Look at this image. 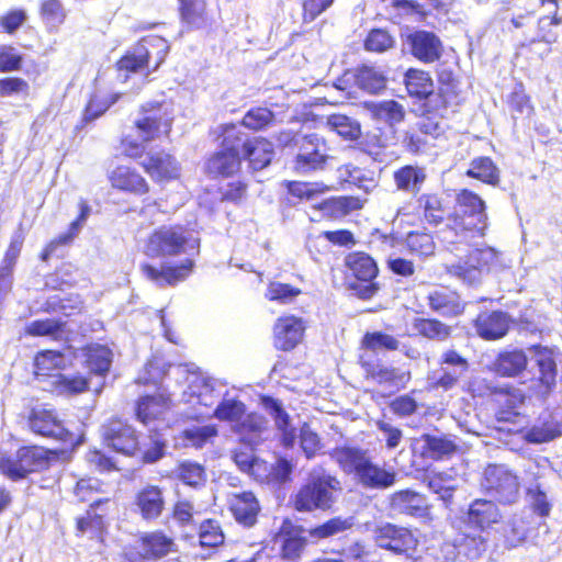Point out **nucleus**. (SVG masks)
<instances>
[{
  "instance_id": "obj_6",
  "label": "nucleus",
  "mask_w": 562,
  "mask_h": 562,
  "mask_svg": "<svg viewBox=\"0 0 562 562\" xmlns=\"http://www.w3.org/2000/svg\"><path fill=\"white\" fill-rule=\"evenodd\" d=\"M200 238L183 224L160 225L145 239L143 252L148 258H172L193 250L199 252Z\"/></svg>"
},
{
  "instance_id": "obj_3",
  "label": "nucleus",
  "mask_w": 562,
  "mask_h": 562,
  "mask_svg": "<svg viewBox=\"0 0 562 562\" xmlns=\"http://www.w3.org/2000/svg\"><path fill=\"white\" fill-rule=\"evenodd\" d=\"M102 442L112 451L125 457H138L144 464L155 463L165 454L166 441L160 435L150 436L142 446L139 432L126 418L112 416L102 425Z\"/></svg>"
},
{
  "instance_id": "obj_42",
  "label": "nucleus",
  "mask_w": 562,
  "mask_h": 562,
  "mask_svg": "<svg viewBox=\"0 0 562 562\" xmlns=\"http://www.w3.org/2000/svg\"><path fill=\"white\" fill-rule=\"evenodd\" d=\"M499 431L520 435L527 443H543L552 441L562 436V424L553 419L543 420L530 428L520 426L517 428L499 427Z\"/></svg>"
},
{
  "instance_id": "obj_60",
  "label": "nucleus",
  "mask_w": 562,
  "mask_h": 562,
  "mask_svg": "<svg viewBox=\"0 0 562 562\" xmlns=\"http://www.w3.org/2000/svg\"><path fill=\"white\" fill-rule=\"evenodd\" d=\"M199 543L203 548H217L224 543L225 536L217 520H203L198 530Z\"/></svg>"
},
{
  "instance_id": "obj_43",
  "label": "nucleus",
  "mask_w": 562,
  "mask_h": 562,
  "mask_svg": "<svg viewBox=\"0 0 562 562\" xmlns=\"http://www.w3.org/2000/svg\"><path fill=\"white\" fill-rule=\"evenodd\" d=\"M37 435L67 445H72L75 441L74 434L65 427L55 412L48 409L37 413Z\"/></svg>"
},
{
  "instance_id": "obj_37",
  "label": "nucleus",
  "mask_w": 562,
  "mask_h": 562,
  "mask_svg": "<svg viewBox=\"0 0 562 562\" xmlns=\"http://www.w3.org/2000/svg\"><path fill=\"white\" fill-rule=\"evenodd\" d=\"M109 503L110 498L108 497L93 501L85 515L75 519L76 535L81 536L86 532H90L91 538L102 541L103 535L106 531L105 518L108 513L104 509L98 513V509Z\"/></svg>"
},
{
  "instance_id": "obj_53",
  "label": "nucleus",
  "mask_w": 562,
  "mask_h": 562,
  "mask_svg": "<svg viewBox=\"0 0 562 562\" xmlns=\"http://www.w3.org/2000/svg\"><path fill=\"white\" fill-rule=\"evenodd\" d=\"M276 123V114L267 106H252L241 117L240 124L249 131L261 132Z\"/></svg>"
},
{
  "instance_id": "obj_11",
  "label": "nucleus",
  "mask_w": 562,
  "mask_h": 562,
  "mask_svg": "<svg viewBox=\"0 0 562 562\" xmlns=\"http://www.w3.org/2000/svg\"><path fill=\"white\" fill-rule=\"evenodd\" d=\"M136 543L137 551H124L122 562H157L179 551L176 539L161 529L139 532Z\"/></svg>"
},
{
  "instance_id": "obj_64",
  "label": "nucleus",
  "mask_w": 562,
  "mask_h": 562,
  "mask_svg": "<svg viewBox=\"0 0 562 562\" xmlns=\"http://www.w3.org/2000/svg\"><path fill=\"white\" fill-rule=\"evenodd\" d=\"M41 19L49 29L61 25L67 16L66 10L60 0H44L40 8Z\"/></svg>"
},
{
  "instance_id": "obj_5",
  "label": "nucleus",
  "mask_w": 562,
  "mask_h": 562,
  "mask_svg": "<svg viewBox=\"0 0 562 562\" xmlns=\"http://www.w3.org/2000/svg\"><path fill=\"white\" fill-rule=\"evenodd\" d=\"M341 490V482L336 475L324 468H315L291 495L290 505L299 513L327 512L333 508Z\"/></svg>"
},
{
  "instance_id": "obj_15",
  "label": "nucleus",
  "mask_w": 562,
  "mask_h": 562,
  "mask_svg": "<svg viewBox=\"0 0 562 562\" xmlns=\"http://www.w3.org/2000/svg\"><path fill=\"white\" fill-rule=\"evenodd\" d=\"M490 395L495 405V419L498 423L516 424L526 416L519 412L529 395L517 384L506 383L490 387Z\"/></svg>"
},
{
  "instance_id": "obj_18",
  "label": "nucleus",
  "mask_w": 562,
  "mask_h": 562,
  "mask_svg": "<svg viewBox=\"0 0 562 562\" xmlns=\"http://www.w3.org/2000/svg\"><path fill=\"white\" fill-rule=\"evenodd\" d=\"M420 116L419 122L403 132L401 139L403 148L414 156L425 153L443 132L439 116Z\"/></svg>"
},
{
  "instance_id": "obj_57",
  "label": "nucleus",
  "mask_w": 562,
  "mask_h": 562,
  "mask_svg": "<svg viewBox=\"0 0 562 562\" xmlns=\"http://www.w3.org/2000/svg\"><path fill=\"white\" fill-rule=\"evenodd\" d=\"M506 104L514 115L529 117L535 113L531 97L527 93L522 82L515 85L514 89L507 95Z\"/></svg>"
},
{
  "instance_id": "obj_4",
  "label": "nucleus",
  "mask_w": 562,
  "mask_h": 562,
  "mask_svg": "<svg viewBox=\"0 0 562 562\" xmlns=\"http://www.w3.org/2000/svg\"><path fill=\"white\" fill-rule=\"evenodd\" d=\"M330 457L347 474H353L358 483L366 488L386 490L396 482V472L374 463L368 450L357 446H338Z\"/></svg>"
},
{
  "instance_id": "obj_8",
  "label": "nucleus",
  "mask_w": 562,
  "mask_h": 562,
  "mask_svg": "<svg viewBox=\"0 0 562 562\" xmlns=\"http://www.w3.org/2000/svg\"><path fill=\"white\" fill-rule=\"evenodd\" d=\"M169 48L162 36H143L115 61V69L126 76L139 71L154 72L165 63Z\"/></svg>"
},
{
  "instance_id": "obj_51",
  "label": "nucleus",
  "mask_w": 562,
  "mask_h": 562,
  "mask_svg": "<svg viewBox=\"0 0 562 562\" xmlns=\"http://www.w3.org/2000/svg\"><path fill=\"white\" fill-rule=\"evenodd\" d=\"M465 176L493 186L499 182V170L493 159L487 156L472 159Z\"/></svg>"
},
{
  "instance_id": "obj_14",
  "label": "nucleus",
  "mask_w": 562,
  "mask_h": 562,
  "mask_svg": "<svg viewBox=\"0 0 562 562\" xmlns=\"http://www.w3.org/2000/svg\"><path fill=\"white\" fill-rule=\"evenodd\" d=\"M329 145L317 133L305 134L300 139L297 153L292 160V169L297 175L323 170L331 159Z\"/></svg>"
},
{
  "instance_id": "obj_9",
  "label": "nucleus",
  "mask_w": 562,
  "mask_h": 562,
  "mask_svg": "<svg viewBox=\"0 0 562 562\" xmlns=\"http://www.w3.org/2000/svg\"><path fill=\"white\" fill-rule=\"evenodd\" d=\"M347 288L361 300L372 299L380 290L376 261L364 251H352L345 257Z\"/></svg>"
},
{
  "instance_id": "obj_22",
  "label": "nucleus",
  "mask_w": 562,
  "mask_h": 562,
  "mask_svg": "<svg viewBox=\"0 0 562 562\" xmlns=\"http://www.w3.org/2000/svg\"><path fill=\"white\" fill-rule=\"evenodd\" d=\"M389 508L400 515L430 520L431 504L428 503L427 497L412 488H403L393 492L389 496Z\"/></svg>"
},
{
  "instance_id": "obj_46",
  "label": "nucleus",
  "mask_w": 562,
  "mask_h": 562,
  "mask_svg": "<svg viewBox=\"0 0 562 562\" xmlns=\"http://www.w3.org/2000/svg\"><path fill=\"white\" fill-rule=\"evenodd\" d=\"M412 325L417 336L431 341H446L452 335V327L436 317H416Z\"/></svg>"
},
{
  "instance_id": "obj_31",
  "label": "nucleus",
  "mask_w": 562,
  "mask_h": 562,
  "mask_svg": "<svg viewBox=\"0 0 562 562\" xmlns=\"http://www.w3.org/2000/svg\"><path fill=\"white\" fill-rule=\"evenodd\" d=\"M426 300L432 312L448 318L461 316L467 306L456 290L443 285L429 291Z\"/></svg>"
},
{
  "instance_id": "obj_39",
  "label": "nucleus",
  "mask_w": 562,
  "mask_h": 562,
  "mask_svg": "<svg viewBox=\"0 0 562 562\" xmlns=\"http://www.w3.org/2000/svg\"><path fill=\"white\" fill-rule=\"evenodd\" d=\"M530 350L536 356V364L539 370L538 382L543 387V393H550L557 384L558 367L555 351L540 344L532 345Z\"/></svg>"
},
{
  "instance_id": "obj_16",
  "label": "nucleus",
  "mask_w": 562,
  "mask_h": 562,
  "mask_svg": "<svg viewBox=\"0 0 562 562\" xmlns=\"http://www.w3.org/2000/svg\"><path fill=\"white\" fill-rule=\"evenodd\" d=\"M233 136L236 137V145L243 161L246 160L252 170H262L268 167L274 158V147L271 140L263 136L248 137L238 130L235 124H229Z\"/></svg>"
},
{
  "instance_id": "obj_28",
  "label": "nucleus",
  "mask_w": 562,
  "mask_h": 562,
  "mask_svg": "<svg viewBox=\"0 0 562 562\" xmlns=\"http://www.w3.org/2000/svg\"><path fill=\"white\" fill-rule=\"evenodd\" d=\"M406 42L412 56L424 64H434L442 56V42L434 32L414 31L407 35Z\"/></svg>"
},
{
  "instance_id": "obj_21",
  "label": "nucleus",
  "mask_w": 562,
  "mask_h": 562,
  "mask_svg": "<svg viewBox=\"0 0 562 562\" xmlns=\"http://www.w3.org/2000/svg\"><path fill=\"white\" fill-rule=\"evenodd\" d=\"M194 266L193 259L186 258L181 262H167L160 267L144 262L140 265V271L146 279L158 286H175L191 276Z\"/></svg>"
},
{
  "instance_id": "obj_10",
  "label": "nucleus",
  "mask_w": 562,
  "mask_h": 562,
  "mask_svg": "<svg viewBox=\"0 0 562 562\" xmlns=\"http://www.w3.org/2000/svg\"><path fill=\"white\" fill-rule=\"evenodd\" d=\"M372 540L379 549L413 561L420 546L415 529L391 521L376 524L372 529Z\"/></svg>"
},
{
  "instance_id": "obj_55",
  "label": "nucleus",
  "mask_w": 562,
  "mask_h": 562,
  "mask_svg": "<svg viewBox=\"0 0 562 562\" xmlns=\"http://www.w3.org/2000/svg\"><path fill=\"white\" fill-rule=\"evenodd\" d=\"M424 453L432 460H442L452 456L458 447L453 440L446 436L423 435Z\"/></svg>"
},
{
  "instance_id": "obj_23",
  "label": "nucleus",
  "mask_w": 562,
  "mask_h": 562,
  "mask_svg": "<svg viewBox=\"0 0 562 562\" xmlns=\"http://www.w3.org/2000/svg\"><path fill=\"white\" fill-rule=\"evenodd\" d=\"M417 210L428 225L441 227L442 233L450 235V215L452 211L441 193L425 192L419 194Z\"/></svg>"
},
{
  "instance_id": "obj_19",
  "label": "nucleus",
  "mask_w": 562,
  "mask_h": 562,
  "mask_svg": "<svg viewBox=\"0 0 562 562\" xmlns=\"http://www.w3.org/2000/svg\"><path fill=\"white\" fill-rule=\"evenodd\" d=\"M358 364L363 370V376L368 381L394 391L405 389L411 380V372L400 368L385 366L380 361H373L367 355H359Z\"/></svg>"
},
{
  "instance_id": "obj_33",
  "label": "nucleus",
  "mask_w": 562,
  "mask_h": 562,
  "mask_svg": "<svg viewBox=\"0 0 562 562\" xmlns=\"http://www.w3.org/2000/svg\"><path fill=\"white\" fill-rule=\"evenodd\" d=\"M90 206L87 201L81 200L79 202V214L69 224L67 231L56 238H54L41 252V258L47 260L52 257L63 258L65 255V247L69 246L75 237L78 235L80 228L87 221L90 214Z\"/></svg>"
},
{
  "instance_id": "obj_50",
  "label": "nucleus",
  "mask_w": 562,
  "mask_h": 562,
  "mask_svg": "<svg viewBox=\"0 0 562 562\" xmlns=\"http://www.w3.org/2000/svg\"><path fill=\"white\" fill-rule=\"evenodd\" d=\"M386 77L373 66L361 65L356 69L355 83L361 90L375 94L385 89Z\"/></svg>"
},
{
  "instance_id": "obj_1",
  "label": "nucleus",
  "mask_w": 562,
  "mask_h": 562,
  "mask_svg": "<svg viewBox=\"0 0 562 562\" xmlns=\"http://www.w3.org/2000/svg\"><path fill=\"white\" fill-rule=\"evenodd\" d=\"M407 95L420 104L422 115H435L449 119L459 112L465 99L460 81L451 70H442L437 76V87L429 71L408 68L403 76Z\"/></svg>"
},
{
  "instance_id": "obj_30",
  "label": "nucleus",
  "mask_w": 562,
  "mask_h": 562,
  "mask_svg": "<svg viewBox=\"0 0 562 562\" xmlns=\"http://www.w3.org/2000/svg\"><path fill=\"white\" fill-rule=\"evenodd\" d=\"M512 325L508 313L495 310L480 312L473 321V327L477 336L487 341H494L505 337Z\"/></svg>"
},
{
  "instance_id": "obj_61",
  "label": "nucleus",
  "mask_w": 562,
  "mask_h": 562,
  "mask_svg": "<svg viewBox=\"0 0 562 562\" xmlns=\"http://www.w3.org/2000/svg\"><path fill=\"white\" fill-rule=\"evenodd\" d=\"M352 525L350 518L335 516L324 521L322 525L311 528L308 535L314 539H326L349 530Z\"/></svg>"
},
{
  "instance_id": "obj_58",
  "label": "nucleus",
  "mask_w": 562,
  "mask_h": 562,
  "mask_svg": "<svg viewBox=\"0 0 562 562\" xmlns=\"http://www.w3.org/2000/svg\"><path fill=\"white\" fill-rule=\"evenodd\" d=\"M176 476L184 485L200 487L206 482V472L203 465L193 461H181L176 468Z\"/></svg>"
},
{
  "instance_id": "obj_48",
  "label": "nucleus",
  "mask_w": 562,
  "mask_h": 562,
  "mask_svg": "<svg viewBox=\"0 0 562 562\" xmlns=\"http://www.w3.org/2000/svg\"><path fill=\"white\" fill-rule=\"evenodd\" d=\"M178 4L179 19L188 29H200L206 23V0H178Z\"/></svg>"
},
{
  "instance_id": "obj_63",
  "label": "nucleus",
  "mask_w": 562,
  "mask_h": 562,
  "mask_svg": "<svg viewBox=\"0 0 562 562\" xmlns=\"http://www.w3.org/2000/svg\"><path fill=\"white\" fill-rule=\"evenodd\" d=\"M86 361L90 371L97 375H105L111 366V351L103 346L89 347Z\"/></svg>"
},
{
  "instance_id": "obj_13",
  "label": "nucleus",
  "mask_w": 562,
  "mask_h": 562,
  "mask_svg": "<svg viewBox=\"0 0 562 562\" xmlns=\"http://www.w3.org/2000/svg\"><path fill=\"white\" fill-rule=\"evenodd\" d=\"M481 487L495 503L512 505L519 499V476L502 464H487L482 474Z\"/></svg>"
},
{
  "instance_id": "obj_44",
  "label": "nucleus",
  "mask_w": 562,
  "mask_h": 562,
  "mask_svg": "<svg viewBox=\"0 0 562 562\" xmlns=\"http://www.w3.org/2000/svg\"><path fill=\"white\" fill-rule=\"evenodd\" d=\"M426 179L425 168L418 165H404L393 172L396 189L406 193H418Z\"/></svg>"
},
{
  "instance_id": "obj_2",
  "label": "nucleus",
  "mask_w": 562,
  "mask_h": 562,
  "mask_svg": "<svg viewBox=\"0 0 562 562\" xmlns=\"http://www.w3.org/2000/svg\"><path fill=\"white\" fill-rule=\"evenodd\" d=\"M138 114L133 126L140 140L130 135L120 139L122 155L133 160L145 155L147 144L169 139L175 120L172 109L165 101H147L139 105Z\"/></svg>"
},
{
  "instance_id": "obj_29",
  "label": "nucleus",
  "mask_w": 562,
  "mask_h": 562,
  "mask_svg": "<svg viewBox=\"0 0 562 562\" xmlns=\"http://www.w3.org/2000/svg\"><path fill=\"white\" fill-rule=\"evenodd\" d=\"M35 467V449L32 446L20 447L14 454L0 452V473L12 481L24 479Z\"/></svg>"
},
{
  "instance_id": "obj_54",
  "label": "nucleus",
  "mask_w": 562,
  "mask_h": 562,
  "mask_svg": "<svg viewBox=\"0 0 562 562\" xmlns=\"http://www.w3.org/2000/svg\"><path fill=\"white\" fill-rule=\"evenodd\" d=\"M398 348V339L395 336L381 330L367 331L360 340V349L364 351H396Z\"/></svg>"
},
{
  "instance_id": "obj_45",
  "label": "nucleus",
  "mask_w": 562,
  "mask_h": 562,
  "mask_svg": "<svg viewBox=\"0 0 562 562\" xmlns=\"http://www.w3.org/2000/svg\"><path fill=\"white\" fill-rule=\"evenodd\" d=\"M64 456L63 449H42L37 452V474L47 472V475L37 479L42 488L50 487L58 482V467Z\"/></svg>"
},
{
  "instance_id": "obj_24",
  "label": "nucleus",
  "mask_w": 562,
  "mask_h": 562,
  "mask_svg": "<svg viewBox=\"0 0 562 562\" xmlns=\"http://www.w3.org/2000/svg\"><path fill=\"white\" fill-rule=\"evenodd\" d=\"M306 323L303 318L286 314L274 322L272 328L273 346L280 351H291L303 340Z\"/></svg>"
},
{
  "instance_id": "obj_17",
  "label": "nucleus",
  "mask_w": 562,
  "mask_h": 562,
  "mask_svg": "<svg viewBox=\"0 0 562 562\" xmlns=\"http://www.w3.org/2000/svg\"><path fill=\"white\" fill-rule=\"evenodd\" d=\"M108 181L112 190L142 201H146L151 192L147 178L130 165L114 167L108 175Z\"/></svg>"
},
{
  "instance_id": "obj_32",
  "label": "nucleus",
  "mask_w": 562,
  "mask_h": 562,
  "mask_svg": "<svg viewBox=\"0 0 562 562\" xmlns=\"http://www.w3.org/2000/svg\"><path fill=\"white\" fill-rule=\"evenodd\" d=\"M90 206L87 201L81 200L79 202V214L69 224L67 231L56 238H54L41 252V258L47 260L52 257L63 258L65 255V247L69 246L75 237L78 235L80 228L87 221L90 214Z\"/></svg>"
},
{
  "instance_id": "obj_20",
  "label": "nucleus",
  "mask_w": 562,
  "mask_h": 562,
  "mask_svg": "<svg viewBox=\"0 0 562 562\" xmlns=\"http://www.w3.org/2000/svg\"><path fill=\"white\" fill-rule=\"evenodd\" d=\"M172 407L171 393L165 389H158L154 394H144L135 401L134 415L136 420L147 426L165 420Z\"/></svg>"
},
{
  "instance_id": "obj_40",
  "label": "nucleus",
  "mask_w": 562,
  "mask_h": 562,
  "mask_svg": "<svg viewBox=\"0 0 562 562\" xmlns=\"http://www.w3.org/2000/svg\"><path fill=\"white\" fill-rule=\"evenodd\" d=\"M268 419L258 412L245 414L234 426L233 430L239 440L250 447L263 441V434L268 430Z\"/></svg>"
},
{
  "instance_id": "obj_26",
  "label": "nucleus",
  "mask_w": 562,
  "mask_h": 562,
  "mask_svg": "<svg viewBox=\"0 0 562 562\" xmlns=\"http://www.w3.org/2000/svg\"><path fill=\"white\" fill-rule=\"evenodd\" d=\"M227 508L235 521L244 528H252L261 513L260 502L251 491L231 493Z\"/></svg>"
},
{
  "instance_id": "obj_34",
  "label": "nucleus",
  "mask_w": 562,
  "mask_h": 562,
  "mask_svg": "<svg viewBox=\"0 0 562 562\" xmlns=\"http://www.w3.org/2000/svg\"><path fill=\"white\" fill-rule=\"evenodd\" d=\"M90 206L87 201L81 200L79 202V214L69 224L67 231L56 238H54L41 252V258L47 260L52 257L63 258L65 255V247L69 246L75 237L78 235L80 228L87 221L90 214Z\"/></svg>"
},
{
  "instance_id": "obj_62",
  "label": "nucleus",
  "mask_w": 562,
  "mask_h": 562,
  "mask_svg": "<svg viewBox=\"0 0 562 562\" xmlns=\"http://www.w3.org/2000/svg\"><path fill=\"white\" fill-rule=\"evenodd\" d=\"M246 405L240 400L223 398L213 411V416L221 422H234L235 424L245 415Z\"/></svg>"
},
{
  "instance_id": "obj_59",
  "label": "nucleus",
  "mask_w": 562,
  "mask_h": 562,
  "mask_svg": "<svg viewBox=\"0 0 562 562\" xmlns=\"http://www.w3.org/2000/svg\"><path fill=\"white\" fill-rule=\"evenodd\" d=\"M328 127L346 140H357L361 137L360 124L344 114H331L327 119Z\"/></svg>"
},
{
  "instance_id": "obj_36",
  "label": "nucleus",
  "mask_w": 562,
  "mask_h": 562,
  "mask_svg": "<svg viewBox=\"0 0 562 562\" xmlns=\"http://www.w3.org/2000/svg\"><path fill=\"white\" fill-rule=\"evenodd\" d=\"M133 504L144 520H156L165 510L164 491L158 485L147 484L135 493Z\"/></svg>"
},
{
  "instance_id": "obj_47",
  "label": "nucleus",
  "mask_w": 562,
  "mask_h": 562,
  "mask_svg": "<svg viewBox=\"0 0 562 562\" xmlns=\"http://www.w3.org/2000/svg\"><path fill=\"white\" fill-rule=\"evenodd\" d=\"M364 108L370 112L372 119L383 121L389 125L398 124L405 119L403 104L393 99L364 102Z\"/></svg>"
},
{
  "instance_id": "obj_52",
  "label": "nucleus",
  "mask_w": 562,
  "mask_h": 562,
  "mask_svg": "<svg viewBox=\"0 0 562 562\" xmlns=\"http://www.w3.org/2000/svg\"><path fill=\"white\" fill-rule=\"evenodd\" d=\"M120 98V93L93 91L83 109L82 121L88 123L102 116Z\"/></svg>"
},
{
  "instance_id": "obj_25",
  "label": "nucleus",
  "mask_w": 562,
  "mask_h": 562,
  "mask_svg": "<svg viewBox=\"0 0 562 562\" xmlns=\"http://www.w3.org/2000/svg\"><path fill=\"white\" fill-rule=\"evenodd\" d=\"M146 158L140 162L143 170L157 182H169L180 177V164L167 150L145 151Z\"/></svg>"
},
{
  "instance_id": "obj_56",
  "label": "nucleus",
  "mask_w": 562,
  "mask_h": 562,
  "mask_svg": "<svg viewBox=\"0 0 562 562\" xmlns=\"http://www.w3.org/2000/svg\"><path fill=\"white\" fill-rule=\"evenodd\" d=\"M218 435V428L214 424L204 426H193L186 428L181 431L180 438L189 446L201 449L213 440Z\"/></svg>"
},
{
  "instance_id": "obj_38",
  "label": "nucleus",
  "mask_w": 562,
  "mask_h": 562,
  "mask_svg": "<svg viewBox=\"0 0 562 562\" xmlns=\"http://www.w3.org/2000/svg\"><path fill=\"white\" fill-rule=\"evenodd\" d=\"M528 367V357L520 348L499 351L492 362V371L499 378H517Z\"/></svg>"
},
{
  "instance_id": "obj_7",
  "label": "nucleus",
  "mask_w": 562,
  "mask_h": 562,
  "mask_svg": "<svg viewBox=\"0 0 562 562\" xmlns=\"http://www.w3.org/2000/svg\"><path fill=\"white\" fill-rule=\"evenodd\" d=\"M456 206L458 209L452 210L450 215V236H483L487 226L485 201L477 193L464 188L456 194Z\"/></svg>"
},
{
  "instance_id": "obj_35",
  "label": "nucleus",
  "mask_w": 562,
  "mask_h": 562,
  "mask_svg": "<svg viewBox=\"0 0 562 562\" xmlns=\"http://www.w3.org/2000/svg\"><path fill=\"white\" fill-rule=\"evenodd\" d=\"M90 206L87 201L81 200L79 202V214L69 224L67 231L56 238H54L41 252V258L47 260L52 257L63 258L65 255V247L69 246L75 237L78 235L80 228L87 221L90 214Z\"/></svg>"
},
{
  "instance_id": "obj_41",
  "label": "nucleus",
  "mask_w": 562,
  "mask_h": 562,
  "mask_svg": "<svg viewBox=\"0 0 562 562\" xmlns=\"http://www.w3.org/2000/svg\"><path fill=\"white\" fill-rule=\"evenodd\" d=\"M502 514L492 499L476 498L470 505L467 512V522L470 527L484 531L497 524Z\"/></svg>"
},
{
  "instance_id": "obj_49",
  "label": "nucleus",
  "mask_w": 562,
  "mask_h": 562,
  "mask_svg": "<svg viewBox=\"0 0 562 562\" xmlns=\"http://www.w3.org/2000/svg\"><path fill=\"white\" fill-rule=\"evenodd\" d=\"M404 245L406 250L416 257H430L436 251L434 235L426 228L411 231L405 235Z\"/></svg>"
},
{
  "instance_id": "obj_12",
  "label": "nucleus",
  "mask_w": 562,
  "mask_h": 562,
  "mask_svg": "<svg viewBox=\"0 0 562 562\" xmlns=\"http://www.w3.org/2000/svg\"><path fill=\"white\" fill-rule=\"evenodd\" d=\"M221 136V148L213 151L204 161V172L210 179L233 178L241 169L243 157L229 124L222 128Z\"/></svg>"
},
{
  "instance_id": "obj_27",
  "label": "nucleus",
  "mask_w": 562,
  "mask_h": 562,
  "mask_svg": "<svg viewBox=\"0 0 562 562\" xmlns=\"http://www.w3.org/2000/svg\"><path fill=\"white\" fill-rule=\"evenodd\" d=\"M366 200L356 195H335L326 198L311 207L319 212L325 221H339L344 217L363 209Z\"/></svg>"
}]
</instances>
